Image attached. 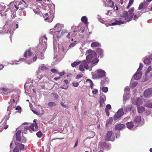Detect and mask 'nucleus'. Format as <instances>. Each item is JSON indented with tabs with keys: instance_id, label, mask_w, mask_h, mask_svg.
I'll return each instance as SVG.
<instances>
[{
	"instance_id": "obj_1",
	"label": "nucleus",
	"mask_w": 152,
	"mask_h": 152,
	"mask_svg": "<svg viewBox=\"0 0 152 152\" xmlns=\"http://www.w3.org/2000/svg\"><path fill=\"white\" fill-rule=\"evenodd\" d=\"M134 8L132 7L129 10V14L127 12H124L121 16L115 20V22L110 24V26L120 25L125 23L131 21L133 18Z\"/></svg>"
},
{
	"instance_id": "obj_2",
	"label": "nucleus",
	"mask_w": 152,
	"mask_h": 152,
	"mask_svg": "<svg viewBox=\"0 0 152 152\" xmlns=\"http://www.w3.org/2000/svg\"><path fill=\"white\" fill-rule=\"evenodd\" d=\"M63 27V25L60 24L58 23L56 25L54 26V30L55 32H54V34L53 36V47L54 48L55 43V39H56V38H59L64 33L66 32V30L63 29L62 31V32H60L61 31ZM56 47V46H55Z\"/></svg>"
},
{
	"instance_id": "obj_3",
	"label": "nucleus",
	"mask_w": 152,
	"mask_h": 152,
	"mask_svg": "<svg viewBox=\"0 0 152 152\" xmlns=\"http://www.w3.org/2000/svg\"><path fill=\"white\" fill-rule=\"evenodd\" d=\"M86 55H87L86 57L87 61L88 63L91 64L96 65L99 61V59L97 58H93L91 61V59L96 56V53L94 51L89 49L86 52Z\"/></svg>"
},
{
	"instance_id": "obj_4",
	"label": "nucleus",
	"mask_w": 152,
	"mask_h": 152,
	"mask_svg": "<svg viewBox=\"0 0 152 152\" xmlns=\"http://www.w3.org/2000/svg\"><path fill=\"white\" fill-rule=\"evenodd\" d=\"M47 38L46 36L42 37H41L40 39V43L38 47L39 48L40 51L42 49V52L40 53V56L37 54L39 58L40 59H43L44 58L43 53L45 52L46 48H47Z\"/></svg>"
},
{
	"instance_id": "obj_5",
	"label": "nucleus",
	"mask_w": 152,
	"mask_h": 152,
	"mask_svg": "<svg viewBox=\"0 0 152 152\" xmlns=\"http://www.w3.org/2000/svg\"><path fill=\"white\" fill-rule=\"evenodd\" d=\"M28 123H23L22 125L19 127V128L20 129L21 128L24 127V129L22 130V132L25 134H26L27 133V131H28L29 132H32V131H34L38 129V127L36 124L34 125H31L30 123H28L29 125L28 126H26L24 127L23 125L27 124H28Z\"/></svg>"
},
{
	"instance_id": "obj_6",
	"label": "nucleus",
	"mask_w": 152,
	"mask_h": 152,
	"mask_svg": "<svg viewBox=\"0 0 152 152\" xmlns=\"http://www.w3.org/2000/svg\"><path fill=\"white\" fill-rule=\"evenodd\" d=\"M24 56L26 58H31L33 57L32 60H31L29 61L26 60L25 61L28 64H30L35 61L37 59L36 55L35 54H32L30 49H29L28 50L26 51L24 54Z\"/></svg>"
},
{
	"instance_id": "obj_7",
	"label": "nucleus",
	"mask_w": 152,
	"mask_h": 152,
	"mask_svg": "<svg viewBox=\"0 0 152 152\" xmlns=\"http://www.w3.org/2000/svg\"><path fill=\"white\" fill-rule=\"evenodd\" d=\"M93 78L95 79L104 77L106 75L105 71L102 69L97 70L94 73L92 72Z\"/></svg>"
},
{
	"instance_id": "obj_8",
	"label": "nucleus",
	"mask_w": 152,
	"mask_h": 152,
	"mask_svg": "<svg viewBox=\"0 0 152 152\" xmlns=\"http://www.w3.org/2000/svg\"><path fill=\"white\" fill-rule=\"evenodd\" d=\"M16 4L15 5V7L17 10L20 9V10H23L24 8V5L25 4V2L23 1L19 0L15 1Z\"/></svg>"
},
{
	"instance_id": "obj_9",
	"label": "nucleus",
	"mask_w": 152,
	"mask_h": 152,
	"mask_svg": "<svg viewBox=\"0 0 152 152\" xmlns=\"http://www.w3.org/2000/svg\"><path fill=\"white\" fill-rule=\"evenodd\" d=\"M124 113L123 109L122 108L120 109L115 113L113 117L114 120L116 121H118L124 115Z\"/></svg>"
},
{
	"instance_id": "obj_10",
	"label": "nucleus",
	"mask_w": 152,
	"mask_h": 152,
	"mask_svg": "<svg viewBox=\"0 0 152 152\" xmlns=\"http://www.w3.org/2000/svg\"><path fill=\"white\" fill-rule=\"evenodd\" d=\"M87 61L86 60H83L82 61L81 64L80 65L79 69L82 72L84 71V68L88 69L89 67Z\"/></svg>"
},
{
	"instance_id": "obj_11",
	"label": "nucleus",
	"mask_w": 152,
	"mask_h": 152,
	"mask_svg": "<svg viewBox=\"0 0 152 152\" xmlns=\"http://www.w3.org/2000/svg\"><path fill=\"white\" fill-rule=\"evenodd\" d=\"M142 96H141L140 97L137 98V100L135 102H134V99H132V101L133 104L136 105L137 107H139V106L142 104H143L145 102V101L142 99Z\"/></svg>"
},
{
	"instance_id": "obj_12",
	"label": "nucleus",
	"mask_w": 152,
	"mask_h": 152,
	"mask_svg": "<svg viewBox=\"0 0 152 152\" xmlns=\"http://www.w3.org/2000/svg\"><path fill=\"white\" fill-rule=\"evenodd\" d=\"M21 131L19 130H18L16 134V140L18 142H20L21 141L22 142L25 143L26 140V139L24 137L22 139H21L20 137V133Z\"/></svg>"
},
{
	"instance_id": "obj_13",
	"label": "nucleus",
	"mask_w": 152,
	"mask_h": 152,
	"mask_svg": "<svg viewBox=\"0 0 152 152\" xmlns=\"http://www.w3.org/2000/svg\"><path fill=\"white\" fill-rule=\"evenodd\" d=\"M144 96L145 98L151 97L152 95V88H149L145 90L144 92Z\"/></svg>"
},
{
	"instance_id": "obj_14",
	"label": "nucleus",
	"mask_w": 152,
	"mask_h": 152,
	"mask_svg": "<svg viewBox=\"0 0 152 152\" xmlns=\"http://www.w3.org/2000/svg\"><path fill=\"white\" fill-rule=\"evenodd\" d=\"M112 132L109 131L107 132L105 140L107 141H114L115 138L114 137L112 136Z\"/></svg>"
},
{
	"instance_id": "obj_15",
	"label": "nucleus",
	"mask_w": 152,
	"mask_h": 152,
	"mask_svg": "<svg viewBox=\"0 0 152 152\" xmlns=\"http://www.w3.org/2000/svg\"><path fill=\"white\" fill-rule=\"evenodd\" d=\"M86 82L89 83H90L91 88L92 89V92L94 95H96L98 92V90L94 88L93 83L92 81L90 79H87L86 81Z\"/></svg>"
},
{
	"instance_id": "obj_16",
	"label": "nucleus",
	"mask_w": 152,
	"mask_h": 152,
	"mask_svg": "<svg viewBox=\"0 0 152 152\" xmlns=\"http://www.w3.org/2000/svg\"><path fill=\"white\" fill-rule=\"evenodd\" d=\"M37 78L39 79V81L40 82H46L48 80V78L45 76L39 75L37 77Z\"/></svg>"
},
{
	"instance_id": "obj_17",
	"label": "nucleus",
	"mask_w": 152,
	"mask_h": 152,
	"mask_svg": "<svg viewBox=\"0 0 152 152\" xmlns=\"http://www.w3.org/2000/svg\"><path fill=\"white\" fill-rule=\"evenodd\" d=\"M151 60L152 61V55L150 56H146L144 59L143 62L146 65H149L151 63Z\"/></svg>"
},
{
	"instance_id": "obj_18",
	"label": "nucleus",
	"mask_w": 152,
	"mask_h": 152,
	"mask_svg": "<svg viewBox=\"0 0 152 152\" xmlns=\"http://www.w3.org/2000/svg\"><path fill=\"white\" fill-rule=\"evenodd\" d=\"M1 90L2 94L4 95H7L11 92V90L10 89L6 88H1Z\"/></svg>"
},
{
	"instance_id": "obj_19",
	"label": "nucleus",
	"mask_w": 152,
	"mask_h": 152,
	"mask_svg": "<svg viewBox=\"0 0 152 152\" xmlns=\"http://www.w3.org/2000/svg\"><path fill=\"white\" fill-rule=\"evenodd\" d=\"M142 76V73L141 71H137L136 73L134 76V78L136 80H139L140 78Z\"/></svg>"
},
{
	"instance_id": "obj_20",
	"label": "nucleus",
	"mask_w": 152,
	"mask_h": 152,
	"mask_svg": "<svg viewBox=\"0 0 152 152\" xmlns=\"http://www.w3.org/2000/svg\"><path fill=\"white\" fill-rule=\"evenodd\" d=\"M5 8V6L4 3L0 4V15L1 14L3 15H7L6 13H4L2 14V11H3Z\"/></svg>"
},
{
	"instance_id": "obj_21",
	"label": "nucleus",
	"mask_w": 152,
	"mask_h": 152,
	"mask_svg": "<svg viewBox=\"0 0 152 152\" xmlns=\"http://www.w3.org/2000/svg\"><path fill=\"white\" fill-rule=\"evenodd\" d=\"M148 4L147 2H144L143 3H141L139 5V7L138 8V10H140L143 8H145L148 5Z\"/></svg>"
},
{
	"instance_id": "obj_22",
	"label": "nucleus",
	"mask_w": 152,
	"mask_h": 152,
	"mask_svg": "<svg viewBox=\"0 0 152 152\" xmlns=\"http://www.w3.org/2000/svg\"><path fill=\"white\" fill-rule=\"evenodd\" d=\"M143 105L146 107H152V102L150 101H147L143 103Z\"/></svg>"
},
{
	"instance_id": "obj_23",
	"label": "nucleus",
	"mask_w": 152,
	"mask_h": 152,
	"mask_svg": "<svg viewBox=\"0 0 152 152\" xmlns=\"http://www.w3.org/2000/svg\"><path fill=\"white\" fill-rule=\"evenodd\" d=\"M96 52L97 54L99 55L101 57L103 56V50L101 48H98L96 50Z\"/></svg>"
},
{
	"instance_id": "obj_24",
	"label": "nucleus",
	"mask_w": 152,
	"mask_h": 152,
	"mask_svg": "<svg viewBox=\"0 0 152 152\" xmlns=\"http://www.w3.org/2000/svg\"><path fill=\"white\" fill-rule=\"evenodd\" d=\"M125 126V125L123 124H118L116 125L115 127V129L120 130L123 128Z\"/></svg>"
},
{
	"instance_id": "obj_25",
	"label": "nucleus",
	"mask_w": 152,
	"mask_h": 152,
	"mask_svg": "<svg viewBox=\"0 0 152 152\" xmlns=\"http://www.w3.org/2000/svg\"><path fill=\"white\" fill-rule=\"evenodd\" d=\"M141 120V118L140 116H136L134 120V122L137 124L140 123Z\"/></svg>"
},
{
	"instance_id": "obj_26",
	"label": "nucleus",
	"mask_w": 152,
	"mask_h": 152,
	"mask_svg": "<svg viewBox=\"0 0 152 152\" xmlns=\"http://www.w3.org/2000/svg\"><path fill=\"white\" fill-rule=\"evenodd\" d=\"M15 144L16 146L18 147L20 150L23 149L24 148V145L18 142H15Z\"/></svg>"
},
{
	"instance_id": "obj_27",
	"label": "nucleus",
	"mask_w": 152,
	"mask_h": 152,
	"mask_svg": "<svg viewBox=\"0 0 152 152\" xmlns=\"http://www.w3.org/2000/svg\"><path fill=\"white\" fill-rule=\"evenodd\" d=\"M126 126L129 129H132L134 126L133 122L132 121H131L127 123H126Z\"/></svg>"
},
{
	"instance_id": "obj_28",
	"label": "nucleus",
	"mask_w": 152,
	"mask_h": 152,
	"mask_svg": "<svg viewBox=\"0 0 152 152\" xmlns=\"http://www.w3.org/2000/svg\"><path fill=\"white\" fill-rule=\"evenodd\" d=\"M106 100L105 96L103 94H101L100 96V101L101 102H105Z\"/></svg>"
},
{
	"instance_id": "obj_29",
	"label": "nucleus",
	"mask_w": 152,
	"mask_h": 152,
	"mask_svg": "<svg viewBox=\"0 0 152 152\" xmlns=\"http://www.w3.org/2000/svg\"><path fill=\"white\" fill-rule=\"evenodd\" d=\"M82 21L85 23L86 26V24L87 23V18L86 16H83L81 19Z\"/></svg>"
},
{
	"instance_id": "obj_30",
	"label": "nucleus",
	"mask_w": 152,
	"mask_h": 152,
	"mask_svg": "<svg viewBox=\"0 0 152 152\" xmlns=\"http://www.w3.org/2000/svg\"><path fill=\"white\" fill-rule=\"evenodd\" d=\"M35 82H32V85L34 86V87H36V86H40V87H41L42 89H43L44 87H45V86L44 85L42 84H41V85H39V84H36V83H35Z\"/></svg>"
},
{
	"instance_id": "obj_31",
	"label": "nucleus",
	"mask_w": 152,
	"mask_h": 152,
	"mask_svg": "<svg viewBox=\"0 0 152 152\" xmlns=\"http://www.w3.org/2000/svg\"><path fill=\"white\" fill-rule=\"evenodd\" d=\"M137 107L138 109V111L139 113H142L145 110V108L143 107L140 106V107Z\"/></svg>"
},
{
	"instance_id": "obj_32",
	"label": "nucleus",
	"mask_w": 152,
	"mask_h": 152,
	"mask_svg": "<svg viewBox=\"0 0 152 152\" xmlns=\"http://www.w3.org/2000/svg\"><path fill=\"white\" fill-rule=\"evenodd\" d=\"M91 46L92 47L98 46L100 47V45L99 43H98L97 42H94L91 43Z\"/></svg>"
},
{
	"instance_id": "obj_33",
	"label": "nucleus",
	"mask_w": 152,
	"mask_h": 152,
	"mask_svg": "<svg viewBox=\"0 0 152 152\" xmlns=\"http://www.w3.org/2000/svg\"><path fill=\"white\" fill-rule=\"evenodd\" d=\"M81 62L80 61L74 62L71 64V65L73 67H75L77 65L79 64Z\"/></svg>"
},
{
	"instance_id": "obj_34",
	"label": "nucleus",
	"mask_w": 152,
	"mask_h": 152,
	"mask_svg": "<svg viewBox=\"0 0 152 152\" xmlns=\"http://www.w3.org/2000/svg\"><path fill=\"white\" fill-rule=\"evenodd\" d=\"M39 69L42 71H45L48 69L46 66L44 65H43L40 66Z\"/></svg>"
},
{
	"instance_id": "obj_35",
	"label": "nucleus",
	"mask_w": 152,
	"mask_h": 152,
	"mask_svg": "<svg viewBox=\"0 0 152 152\" xmlns=\"http://www.w3.org/2000/svg\"><path fill=\"white\" fill-rule=\"evenodd\" d=\"M113 119L112 118H110L107 121L106 126L107 127L113 121Z\"/></svg>"
},
{
	"instance_id": "obj_36",
	"label": "nucleus",
	"mask_w": 152,
	"mask_h": 152,
	"mask_svg": "<svg viewBox=\"0 0 152 152\" xmlns=\"http://www.w3.org/2000/svg\"><path fill=\"white\" fill-rule=\"evenodd\" d=\"M43 17L45 18V20L46 21H49V16H48V13H46L44 14L43 15Z\"/></svg>"
},
{
	"instance_id": "obj_37",
	"label": "nucleus",
	"mask_w": 152,
	"mask_h": 152,
	"mask_svg": "<svg viewBox=\"0 0 152 152\" xmlns=\"http://www.w3.org/2000/svg\"><path fill=\"white\" fill-rule=\"evenodd\" d=\"M137 84V83L136 82H131L130 83V86L131 87H134L136 86Z\"/></svg>"
},
{
	"instance_id": "obj_38",
	"label": "nucleus",
	"mask_w": 152,
	"mask_h": 152,
	"mask_svg": "<svg viewBox=\"0 0 152 152\" xmlns=\"http://www.w3.org/2000/svg\"><path fill=\"white\" fill-rule=\"evenodd\" d=\"M48 105L49 107H52L53 106H56V104L55 102H50L48 103Z\"/></svg>"
},
{
	"instance_id": "obj_39",
	"label": "nucleus",
	"mask_w": 152,
	"mask_h": 152,
	"mask_svg": "<svg viewBox=\"0 0 152 152\" xmlns=\"http://www.w3.org/2000/svg\"><path fill=\"white\" fill-rule=\"evenodd\" d=\"M152 70V67L151 66H149L148 68H147V69L145 71V75L150 71H151Z\"/></svg>"
},
{
	"instance_id": "obj_40",
	"label": "nucleus",
	"mask_w": 152,
	"mask_h": 152,
	"mask_svg": "<svg viewBox=\"0 0 152 152\" xmlns=\"http://www.w3.org/2000/svg\"><path fill=\"white\" fill-rule=\"evenodd\" d=\"M134 2V0H129V4L127 6V9L129 8V7L132 5Z\"/></svg>"
},
{
	"instance_id": "obj_41",
	"label": "nucleus",
	"mask_w": 152,
	"mask_h": 152,
	"mask_svg": "<svg viewBox=\"0 0 152 152\" xmlns=\"http://www.w3.org/2000/svg\"><path fill=\"white\" fill-rule=\"evenodd\" d=\"M102 91L104 93H106L107 92L108 90V88L107 87H103L102 88Z\"/></svg>"
},
{
	"instance_id": "obj_42",
	"label": "nucleus",
	"mask_w": 152,
	"mask_h": 152,
	"mask_svg": "<svg viewBox=\"0 0 152 152\" xmlns=\"http://www.w3.org/2000/svg\"><path fill=\"white\" fill-rule=\"evenodd\" d=\"M36 134L38 137H41L42 135V134L40 131H39Z\"/></svg>"
},
{
	"instance_id": "obj_43",
	"label": "nucleus",
	"mask_w": 152,
	"mask_h": 152,
	"mask_svg": "<svg viewBox=\"0 0 152 152\" xmlns=\"http://www.w3.org/2000/svg\"><path fill=\"white\" fill-rule=\"evenodd\" d=\"M143 67V64L141 63H140V66L138 68V69L137 70V71H140L141 70Z\"/></svg>"
},
{
	"instance_id": "obj_44",
	"label": "nucleus",
	"mask_w": 152,
	"mask_h": 152,
	"mask_svg": "<svg viewBox=\"0 0 152 152\" xmlns=\"http://www.w3.org/2000/svg\"><path fill=\"white\" fill-rule=\"evenodd\" d=\"M132 108V106L131 105H129L127 106L125 108V110L126 111H129Z\"/></svg>"
},
{
	"instance_id": "obj_45",
	"label": "nucleus",
	"mask_w": 152,
	"mask_h": 152,
	"mask_svg": "<svg viewBox=\"0 0 152 152\" xmlns=\"http://www.w3.org/2000/svg\"><path fill=\"white\" fill-rule=\"evenodd\" d=\"M128 95L126 93H125L123 95L124 100V101H126L127 99V97Z\"/></svg>"
},
{
	"instance_id": "obj_46",
	"label": "nucleus",
	"mask_w": 152,
	"mask_h": 152,
	"mask_svg": "<svg viewBox=\"0 0 152 152\" xmlns=\"http://www.w3.org/2000/svg\"><path fill=\"white\" fill-rule=\"evenodd\" d=\"M72 84L73 86L75 87H77L79 84V83L77 82H73Z\"/></svg>"
},
{
	"instance_id": "obj_47",
	"label": "nucleus",
	"mask_w": 152,
	"mask_h": 152,
	"mask_svg": "<svg viewBox=\"0 0 152 152\" xmlns=\"http://www.w3.org/2000/svg\"><path fill=\"white\" fill-rule=\"evenodd\" d=\"M28 86V85H27V84L26 83L25 84L24 87V88H25V91H27L28 92H29L30 91V90H29V89H28L27 86Z\"/></svg>"
},
{
	"instance_id": "obj_48",
	"label": "nucleus",
	"mask_w": 152,
	"mask_h": 152,
	"mask_svg": "<svg viewBox=\"0 0 152 152\" xmlns=\"http://www.w3.org/2000/svg\"><path fill=\"white\" fill-rule=\"evenodd\" d=\"M13 152H19V149L18 148L16 147L13 149Z\"/></svg>"
},
{
	"instance_id": "obj_49",
	"label": "nucleus",
	"mask_w": 152,
	"mask_h": 152,
	"mask_svg": "<svg viewBox=\"0 0 152 152\" xmlns=\"http://www.w3.org/2000/svg\"><path fill=\"white\" fill-rule=\"evenodd\" d=\"M109 3L110 4H112V5L110 6V7L113 9L115 8V6L114 5L113 2L112 1L109 2Z\"/></svg>"
},
{
	"instance_id": "obj_50",
	"label": "nucleus",
	"mask_w": 152,
	"mask_h": 152,
	"mask_svg": "<svg viewBox=\"0 0 152 152\" xmlns=\"http://www.w3.org/2000/svg\"><path fill=\"white\" fill-rule=\"evenodd\" d=\"M12 97H14L15 100H16L18 99L19 96L18 95H13V96H12Z\"/></svg>"
},
{
	"instance_id": "obj_51",
	"label": "nucleus",
	"mask_w": 152,
	"mask_h": 152,
	"mask_svg": "<svg viewBox=\"0 0 152 152\" xmlns=\"http://www.w3.org/2000/svg\"><path fill=\"white\" fill-rule=\"evenodd\" d=\"M11 17L12 18H14L16 16V13L15 12H13L12 14L11 15Z\"/></svg>"
},
{
	"instance_id": "obj_52",
	"label": "nucleus",
	"mask_w": 152,
	"mask_h": 152,
	"mask_svg": "<svg viewBox=\"0 0 152 152\" xmlns=\"http://www.w3.org/2000/svg\"><path fill=\"white\" fill-rule=\"evenodd\" d=\"M14 106H12V105H11L9 107H8L7 109V111H10L13 108H14Z\"/></svg>"
},
{
	"instance_id": "obj_53",
	"label": "nucleus",
	"mask_w": 152,
	"mask_h": 152,
	"mask_svg": "<svg viewBox=\"0 0 152 152\" xmlns=\"http://www.w3.org/2000/svg\"><path fill=\"white\" fill-rule=\"evenodd\" d=\"M111 108V106L109 104H108L106 105V108L105 109H107V110L110 109Z\"/></svg>"
},
{
	"instance_id": "obj_54",
	"label": "nucleus",
	"mask_w": 152,
	"mask_h": 152,
	"mask_svg": "<svg viewBox=\"0 0 152 152\" xmlns=\"http://www.w3.org/2000/svg\"><path fill=\"white\" fill-rule=\"evenodd\" d=\"M139 17L138 15H137V13H136L134 16V17L133 18V20H136Z\"/></svg>"
},
{
	"instance_id": "obj_55",
	"label": "nucleus",
	"mask_w": 152,
	"mask_h": 152,
	"mask_svg": "<svg viewBox=\"0 0 152 152\" xmlns=\"http://www.w3.org/2000/svg\"><path fill=\"white\" fill-rule=\"evenodd\" d=\"M105 111L107 115L109 116L110 115V113L108 110H107V109H105Z\"/></svg>"
},
{
	"instance_id": "obj_56",
	"label": "nucleus",
	"mask_w": 152,
	"mask_h": 152,
	"mask_svg": "<svg viewBox=\"0 0 152 152\" xmlns=\"http://www.w3.org/2000/svg\"><path fill=\"white\" fill-rule=\"evenodd\" d=\"M104 102H101L100 101V106L101 107H102L104 106Z\"/></svg>"
},
{
	"instance_id": "obj_57",
	"label": "nucleus",
	"mask_w": 152,
	"mask_h": 152,
	"mask_svg": "<svg viewBox=\"0 0 152 152\" xmlns=\"http://www.w3.org/2000/svg\"><path fill=\"white\" fill-rule=\"evenodd\" d=\"M82 76V75H77L76 77V78L78 79L80 78Z\"/></svg>"
},
{
	"instance_id": "obj_58",
	"label": "nucleus",
	"mask_w": 152,
	"mask_h": 152,
	"mask_svg": "<svg viewBox=\"0 0 152 152\" xmlns=\"http://www.w3.org/2000/svg\"><path fill=\"white\" fill-rule=\"evenodd\" d=\"M99 21L102 23H105V20L104 19H100V20H99Z\"/></svg>"
},
{
	"instance_id": "obj_59",
	"label": "nucleus",
	"mask_w": 152,
	"mask_h": 152,
	"mask_svg": "<svg viewBox=\"0 0 152 152\" xmlns=\"http://www.w3.org/2000/svg\"><path fill=\"white\" fill-rule=\"evenodd\" d=\"M18 24H16L15 26H14V30H15L16 29L18 28Z\"/></svg>"
},
{
	"instance_id": "obj_60",
	"label": "nucleus",
	"mask_w": 152,
	"mask_h": 152,
	"mask_svg": "<svg viewBox=\"0 0 152 152\" xmlns=\"http://www.w3.org/2000/svg\"><path fill=\"white\" fill-rule=\"evenodd\" d=\"M75 45V44L74 43H72L69 46V47H70V48L72 47H74Z\"/></svg>"
},
{
	"instance_id": "obj_61",
	"label": "nucleus",
	"mask_w": 152,
	"mask_h": 152,
	"mask_svg": "<svg viewBox=\"0 0 152 152\" xmlns=\"http://www.w3.org/2000/svg\"><path fill=\"white\" fill-rule=\"evenodd\" d=\"M120 136V132L119 131L116 134V138L119 137Z\"/></svg>"
},
{
	"instance_id": "obj_62",
	"label": "nucleus",
	"mask_w": 152,
	"mask_h": 152,
	"mask_svg": "<svg viewBox=\"0 0 152 152\" xmlns=\"http://www.w3.org/2000/svg\"><path fill=\"white\" fill-rule=\"evenodd\" d=\"M130 90V89L129 87H126L125 89H124V91H129Z\"/></svg>"
},
{
	"instance_id": "obj_63",
	"label": "nucleus",
	"mask_w": 152,
	"mask_h": 152,
	"mask_svg": "<svg viewBox=\"0 0 152 152\" xmlns=\"http://www.w3.org/2000/svg\"><path fill=\"white\" fill-rule=\"evenodd\" d=\"M15 102V100L14 99V97H12V98L10 100V102H13L14 103Z\"/></svg>"
},
{
	"instance_id": "obj_64",
	"label": "nucleus",
	"mask_w": 152,
	"mask_h": 152,
	"mask_svg": "<svg viewBox=\"0 0 152 152\" xmlns=\"http://www.w3.org/2000/svg\"><path fill=\"white\" fill-rule=\"evenodd\" d=\"M32 111H33V112L34 113L37 115H38L39 114V113L38 112H37L35 110H32Z\"/></svg>"
}]
</instances>
